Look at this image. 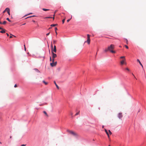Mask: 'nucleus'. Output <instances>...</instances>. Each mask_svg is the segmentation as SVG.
Wrapping results in <instances>:
<instances>
[{
    "label": "nucleus",
    "mask_w": 146,
    "mask_h": 146,
    "mask_svg": "<svg viewBox=\"0 0 146 146\" xmlns=\"http://www.w3.org/2000/svg\"><path fill=\"white\" fill-rule=\"evenodd\" d=\"M114 48V45L113 44H111L110 46L108 47L107 48H106L104 50V52H107L108 51H110L111 52L113 53H115V52L113 50Z\"/></svg>",
    "instance_id": "f257e3e1"
},
{
    "label": "nucleus",
    "mask_w": 146,
    "mask_h": 146,
    "mask_svg": "<svg viewBox=\"0 0 146 146\" xmlns=\"http://www.w3.org/2000/svg\"><path fill=\"white\" fill-rule=\"evenodd\" d=\"M51 52H54L56 53V46L54 45V48H53V44L52 42H51Z\"/></svg>",
    "instance_id": "f03ea898"
},
{
    "label": "nucleus",
    "mask_w": 146,
    "mask_h": 146,
    "mask_svg": "<svg viewBox=\"0 0 146 146\" xmlns=\"http://www.w3.org/2000/svg\"><path fill=\"white\" fill-rule=\"evenodd\" d=\"M57 64V62H54V59H52V62H51L50 64V65L52 67H53L55 66Z\"/></svg>",
    "instance_id": "7ed1b4c3"
},
{
    "label": "nucleus",
    "mask_w": 146,
    "mask_h": 146,
    "mask_svg": "<svg viewBox=\"0 0 146 146\" xmlns=\"http://www.w3.org/2000/svg\"><path fill=\"white\" fill-rule=\"evenodd\" d=\"M79 137V135L77 133L74 132V138L75 140H77Z\"/></svg>",
    "instance_id": "20e7f679"
},
{
    "label": "nucleus",
    "mask_w": 146,
    "mask_h": 146,
    "mask_svg": "<svg viewBox=\"0 0 146 146\" xmlns=\"http://www.w3.org/2000/svg\"><path fill=\"white\" fill-rule=\"evenodd\" d=\"M87 40L85 42H87L88 44H90V36L89 34L87 35Z\"/></svg>",
    "instance_id": "39448f33"
},
{
    "label": "nucleus",
    "mask_w": 146,
    "mask_h": 146,
    "mask_svg": "<svg viewBox=\"0 0 146 146\" xmlns=\"http://www.w3.org/2000/svg\"><path fill=\"white\" fill-rule=\"evenodd\" d=\"M52 56V59H54L57 57V55L56 54L54 53L53 52H51Z\"/></svg>",
    "instance_id": "423d86ee"
},
{
    "label": "nucleus",
    "mask_w": 146,
    "mask_h": 146,
    "mask_svg": "<svg viewBox=\"0 0 146 146\" xmlns=\"http://www.w3.org/2000/svg\"><path fill=\"white\" fill-rule=\"evenodd\" d=\"M123 117L122 113H119L118 114V117L119 119H121Z\"/></svg>",
    "instance_id": "0eeeda50"
},
{
    "label": "nucleus",
    "mask_w": 146,
    "mask_h": 146,
    "mask_svg": "<svg viewBox=\"0 0 146 146\" xmlns=\"http://www.w3.org/2000/svg\"><path fill=\"white\" fill-rule=\"evenodd\" d=\"M67 131L68 132L70 133L72 135H73V131H71L67 129Z\"/></svg>",
    "instance_id": "6e6552de"
},
{
    "label": "nucleus",
    "mask_w": 146,
    "mask_h": 146,
    "mask_svg": "<svg viewBox=\"0 0 146 146\" xmlns=\"http://www.w3.org/2000/svg\"><path fill=\"white\" fill-rule=\"evenodd\" d=\"M5 31L6 30L5 29H2V31H0V32L2 33H5Z\"/></svg>",
    "instance_id": "1a4fd4ad"
},
{
    "label": "nucleus",
    "mask_w": 146,
    "mask_h": 146,
    "mask_svg": "<svg viewBox=\"0 0 146 146\" xmlns=\"http://www.w3.org/2000/svg\"><path fill=\"white\" fill-rule=\"evenodd\" d=\"M54 84H55V85L56 88L58 89H59V87L58 86V85H57V84H56V82L55 81H54Z\"/></svg>",
    "instance_id": "9d476101"
},
{
    "label": "nucleus",
    "mask_w": 146,
    "mask_h": 146,
    "mask_svg": "<svg viewBox=\"0 0 146 146\" xmlns=\"http://www.w3.org/2000/svg\"><path fill=\"white\" fill-rule=\"evenodd\" d=\"M137 62H138L140 64L141 66L143 68V65L141 63V62H140V60L139 59H137Z\"/></svg>",
    "instance_id": "9b49d317"
},
{
    "label": "nucleus",
    "mask_w": 146,
    "mask_h": 146,
    "mask_svg": "<svg viewBox=\"0 0 146 146\" xmlns=\"http://www.w3.org/2000/svg\"><path fill=\"white\" fill-rule=\"evenodd\" d=\"M5 9V10H6V11L7 12H10V10L9 8L7 7V8H6V9Z\"/></svg>",
    "instance_id": "f8f14e48"
},
{
    "label": "nucleus",
    "mask_w": 146,
    "mask_h": 146,
    "mask_svg": "<svg viewBox=\"0 0 146 146\" xmlns=\"http://www.w3.org/2000/svg\"><path fill=\"white\" fill-rule=\"evenodd\" d=\"M34 70L37 72H40V71L37 68H34Z\"/></svg>",
    "instance_id": "ddd939ff"
},
{
    "label": "nucleus",
    "mask_w": 146,
    "mask_h": 146,
    "mask_svg": "<svg viewBox=\"0 0 146 146\" xmlns=\"http://www.w3.org/2000/svg\"><path fill=\"white\" fill-rule=\"evenodd\" d=\"M58 25V24H51V25H50V26L51 27H55V26H56Z\"/></svg>",
    "instance_id": "4468645a"
},
{
    "label": "nucleus",
    "mask_w": 146,
    "mask_h": 146,
    "mask_svg": "<svg viewBox=\"0 0 146 146\" xmlns=\"http://www.w3.org/2000/svg\"><path fill=\"white\" fill-rule=\"evenodd\" d=\"M42 10L44 11H48V10H50V9H49L44 8L42 9Z\"/></svg>",
    "instance_id": "2eb2a0df"
},
{
    "label": "nucleus",
    "mask_w": 146,
    "mask_h": 146,
    "mask_svg": "<svg viewBox=\"0 0 146 146\" xmlns=\"http://www.w3.org/2000/svg\"><path fill=\"white\" fill-rule=\"evenodd\" d=\"M7 23V21H4L3 23H2L0 24H3L5 25V24Z\"/></svg>",
    "instance_id": "dca6fc26"
},
{
    "label": "nucleus",
    "mask_w": 146,
    "mask_h": 146,
    "mask_svg": "<svg viewBox=\"0 0 146 146\" xmlns=\"http://www.w3.org/2000/svg\"><path fill=\"white\" fill-rule=\"evenodd\" d=\"M124 63V60H122L121 61V65H123Z\"/></svg>",
    "instance_id": "f3484780"
},
{
    "label": "nucleus",
    "mask_w": 146,
    "mask_h": 146,
    "mask_svg": "<svg viewBox=\"0 0 146 146\" xmlns=\"http://www.w3.org/2000/svg\"><path fill=\"white\" fill-rule=\"evenodd\" d=\"M42 82L45 85H47L48 84V83L45 82L44 80L42 81Z\"/></svg>",
    "instance_id": "a211bd4d"
},
{
    "label": "nucleus",
    "mask_w": 146,
    "mask_h": 146,
    "mask_svg": "<svg viewBox=\"0 0 146 146\" xmlns=\"http://www.w3.org/2000/svg\"><path fill=\"white\" fill-rule=\"evenodd\" d=\"M43 113H44L45 114V115H46V116H48V114H47V113L45 111H43Z\"/></svg>",
    "instance_id": "6ab92c4d"
},
{
    "label": "nucleus",
    "mask_w": 146,
    "mask_h": 146,
    "mask_svg": "<svg viewBox=\"0 0 146 146\" xmlns=\"http://www.w3.org/2000/svg\"><path fill=\"white\" fill-rule=\"evenodd\" d=\"M6 20H7L9 22H11V21L9 19V18H7Z\"/></svg>",
    "instance_id": "aec40b11"
},
{
    "label": "nucleus",
    "mask_w": 146,
    "mask_h": 146,
    "mask_svg": "<svg viewBox=\"0 0 146 146\" xmlns=\"http://www.w3.org/2000/svg\"><path fill=\"white\" fill-rule=\"evenodd\" d=\"M46 104L47 103H43L42 104H39V106H42V105H43Z\"/></svg>",
    "instance_id": "412c9836"
},
{
    "label": "nucleus",
    "mask_w": 146,
    "mask_h": 146,
    "mask_svg": "<svg viewBox=\"0 0 146 146\" xmlns=\"http://www.w3.org/2000/svg\"><path fill=\"white\" fill-rule=\"evenodd\" d=\"M12 36H13L15 37V36L13 35H12L11 34H10V35L9 36L10 38H11L12 37Z\"/></svg>",
    "instance_id": "4be33fe9"
},
{
    "label": "nucleus",
    "mask_w": 146,
    "mask_h": 146,
    "mask_svg": "<svg viewBox=\"0 0 146 146\" xmlns=\"http://www.w3.org/2000/svg\"><path fill=\"white\" fill-rule=\"evenodd\" d=\"M105 131L106 132V133L107 134V135H108V131H107V130L106 129H105Z\"/></svg>",
    "instance_id": "5701e85b"
},
{
    "label": "nucleus",
    "mask_w": 146,
    "mask_h": 146,
    "mask_svg": "<svg viewBox=\"0 0 146 146\" xmlns=\"http://www.w3.org/2000/svg\"><path fill=\"white\" fill-rule=\"evenodd\" d=\"M72 16L71 15V18L70 19H68L67 20V22H69V21H70V19H72Z\"/></svg>",
    "instance_id": "b1692460"
},
{
    "label": "nucleus",
    "mask_w": 146,
    "mask_h": 146,
    "mask_svg": "<svg viewBox=\"0 0 146 146\" xmlns=\"http://www.w3.org/2000/svg\"><path fill=\"white\" fill-rule=\"evenodd\" d=\"M52 18V17H50V16H48L47 17H46V18Z\"/></svg>",
    "instance_id": "393cba45"
},
{
    "label": "nucleus",
    "mask_w": 146,
    "mask_h": 146,
    "mask_svg": "<svg viewBox=\"0 0 146 146\" xmlns=\"http://www.w3.org/2000/svg\"><path fill=\"white\" fill-rule=\"evenodd\" d=\"M56 40H53V44H54L55 43V42H56Z\"/></svg>",
    "instance_id": "a878e982"
},
{
    "label": "nucleus",
    "mask_w": 146,
    "mask_h": 146,
    "mask_svg": "<svg viewBox=\"0 0 146 146\" xmlns=\"http://www.w3.org/2000/svg\"><path fill=\"white\" fill-rule=\"evenodd\" d=\"M65 19H63L62 20V23L63 24L64 23V21H65Z\"/></svg>",
    "instance_id": "bb28decb"
},
{
    "label": "nucleus",
    "mask_w": 146,
    "mask_h": 146,
    "mask_svg": "<svg viewBox=\"0 0 146 146\" xmlns=\"http://www.w3.org/2000/svg\"><path fill=\"white\" fill-rule=\"evenodd\" d=\"M108 131H109V134L110 135H111L112 134V133L110 131V130H109Z\"/></svg>",
    "instance_id": "cd10ccee"
},
{
    "label": "nucleus",
    "mask_w": 146,
    "mask_h": 146,
    "mask_svg": "<svg viewBox=\"0 0 146 146\" xmlns=\"http://www.w3.org/2000/svg\"><path fill=\"white\" fill-rule=\"evenodd\" d=\"M39 58H45V56H39L38 57Z\"/></svg>",
    "instance_id": "c85d7f7f"
},
{
    "label": "nucleus",
    "mask_w": 146,
    "mask_h": 146,
    "mask_svg": "<svg viewBox=\"0 0 146 146\" xmlns=\"http://www.w3.org/2000/svg\"><path fill=\"white\" fill-rule=\"evenodd\" d=\"M54 29H55V31H56L58 30V29L57 27H55Z\"/></svg>",
    "instance_id": "c756f323"
},
{
    "label": "nucleus",
    "mask_w": 146,
    "mask_h": 146,
    "mask_svg": "<svg viewBox=\"0 0 146 146\" xmlns=\"http://www.w3.org/2000/svg\"><path fill=\"white\" fill-rule=\"evenodd\" d=\"M50 61H52V58H51V57L50 56Z\"/></svg>",
    "instance_id": "7c9ffc66"
},
{
    "label": "nucleus",
    "mask_w": 146,
    "mask_h": 146,
    "mask_svg": "<svg viewBox=\"0 0 146 146\" xmlns=\"http://www.w3.org/2000/svg\"><path fill=\"white\" fill-rule=\"evenodd\" d=\"M125 46L126 48H127V49L128 48V47L126 45H125Z\"/></svg>",
    "instance_id": "2f4dec72"
},
{
    "label": "nucleus",
    "mask_w": 146,
    "mask_h": 146,
    "mask_svg": "<svg viewBox=\"0 0 146 146\" xmlns=\"http://www.w3.org/2000/svg\"><path fill=\"white\" fill-rule=\"evenodd\" d=\"M126 43L127 44H128V41L127 39H126Z\"/></svg>",
    "instance_id": "473e14b6"
},
{
    "label": "nucleus",
    "mask_w": 146,
    "mask_h": 146,
    "mask_svg": "<svg viewBox=\"0 0 146 146\" xmlns=\"http://www.w3.org/2000/svg\"><path fill=\"white\" fill-rule=\"evenodd\" d=\"M125 57L124 56H122L120 57L121 58H125Z\"/></svg>",
    "instance_id": "72a5a7b5"
},
{
    "label": "nucleus",
    "mask_w": 146,
    "mask_h": 146,
    "mask_svg": "<svg viewBox=\"0 0 146 146\" xmlns=\"http://www.w3.org/2000/svg\"><path fill=\"white\" fill-rule=\"evenodd\" d=\"M50 33L49 32L46 34V35L47 36H48L50 34Z\"/></svg>",
    "instance_id": "f704fd0d"
},
{
    "label": "nucleus",
    "mask_w": 146,
    "mask_h": 146,
    "mask_svg": "<svg viewBox=\"0 0 146 146\" xmlns=\"http://www.w3.org/2000/svg\"><path fill=\"white\" fill-rule=\"evenodd\" d=\"M24 49H25V51H26V48L25 47V44L24 45Z\"/></svg>",
    "instance_id": "c9c22d12"
},
{
    "label": "nucleus",
    "mask_w": 146,
    "mask_h": 146,
    "mask_svg": "<svg viewBox=\"0 0 146 146\" xmlns=\"http://www.w3.org/2000/svg\"><path fill=\"white\" fill-rule=\"evenodd\" d=\"M17 86V85L16 84H15L14 86V87H15V88H16Z\"/></svg>",
    "instance_id": "e433bc0d"
},
{
    "label": "nucleus",
    "mask_w": 146,
    "mask_h": 146,
    "mask_svg": "<svg viewBox=\"0 0 146 146\" xmlns=\"http://www.w3.org/2000/svg\"><path fill=\"white\" fill-rule=\"evenodd\" d=\"M7 13H8V15H10V12H7Z\"/></svg>",
    "instance_id": "4c0bfd02"
},
{
    "label": "nucleus",
    "mask_w": 146,
    "mask_h": 146,
    "mask_svg": "<svg viewBox=\"0 0 146 146\" xmlns=\"http://www.w3.org/2000/svg\"><path fill=\"white\" fill-rule=\"evenodd\" d=\"M26 144H22L21 146H25Z\"/></svg>",
    "instance_id": "58836bf2"
},
{
    "label": "nucleus",
    "mask_w": 146,
    "mask_h": 146,
    "mask_svg": "<svg viewBox=\"0 0 146 146\" xmlns=\"http://www.w3.org/2000/svg\"><path fill=\"white\" fill-rule=\"evenodd\" d=\"M55 15V14H54V15H53V16H54ZM52 18H53V20H54V17H52Z\"/></svg>",
    "instance_id": "ea45409f"
},
{
    "label": "nucleus",
    "mask_w": 146,
    "mask_h": 146,
    "mask_svg": "<svg viewBox=\"0 0 146 146\" xmlns=\"http://www.w3.org/2000/svg\"><path fill=\"white\" fill-rule=\"evenodd\" d=\"M79 113V112H78V113H76L75 114V115H78V114Z\"/></svg>",
    "instance_id": "a19ab883"
},
{
    "label": "nucleus",
    "mask_w": 146,
    "mask_h": 146,
    "mask_svg": "<svg viewBox=\"0 0 146 146\" xmlns=\"http://www.w3.org/2000/svg\"><path fill=\"white\" fill-rule=\"evenodd\" d=\"M32 17V16H31L28 17L27 18H30V17Z\"/></svg>",
    "instance_id": "79ce46f5"
},
{
    "label": "nucleus",
    "mask_w": 146,
    "mask_h": 146,
    "mask_svg": "<svg viewBox=\"0 0 146 146\" xmlns=\"http://www.w3.org/2000/svg\"><path fill=\"white\" fill-rule=\"evenodd\" d=\"M6 11V10H5V9L3 11V13H4Z\"/></svg>",
    "instance_id": "37998d69"
},
{
    "label": "nucleus",
    "mask_w": 146,
    "mask_h": 146,
    "mask_svg": "<svg viewBox=\"0 0 146 146\" xmlns=\"http://www.w3.org/2000/svg\"><path fill=\"white\" fill-rule=\"evenodd\" d=\"M44 55H45V52L44 51V50L43 51Z\"/></svg>",
    "instance_id": "c03bdc74"
},
{
    "label": "nucleus",
    "mask_w": 146,
    "mask_h": 146,
    "mask_svg": "<svg viewBox=\"0 0 146 146\" xmlns=\"http://www.w3.org/2000/svg\"><path fill=\"white\" fill-rule=\"evenodd\" d=\"M126 70H128V71H129V69L128 68H126Z\"/></svg>",
    "instance_id": "a18cd8bd"
},
{
    "label": "nucleus",
    "mask_w": 146,
    "mask_h": 146,
    "mask_svg": "<svg viewBox=\"0 0 146 146\" xmlns=\"http://www.w3.org/2000/svg\"><path fill=\"white\" fill-rule=\"evenodd\" d=\"M32 21L34 22V23H35L36 22L34 20H32Z\"/></svg>",
    "instance_id": "49530a36"
},
{
    "label": "nucleus",
    "mask_w": 146,
    "mask_h": 146,
    "mask_svg": "<svg viewBox=\"0 0 146 146\" xmlns=\"http://www.w3.org/2000/svg\"><path fill=\"white\" fill-rule=\"evenodd\" d=\"M6 35H7V36H9V34L8 33H6Z\"/></svg>",
    "instance_id": "de8ad7c7"
},
{
    "label": "nucleus",
    "mask_w": 146,
    "mask_h": 146,
    "mask_svg": "<svg viewBox=\"0 0 146 146\" xmlns=\"http://www.w3.org/2000/svg\"><path fill=\"white\" fill-rule=\"evenodd\" d=\"M36 16L35 15H34L32 16V17H36Z\"/></svg>",
    "instance_id": "09e8293b"
},
{
    "label": "nucleus",
    "mask_w": 146,
    "mask_h": 146,
    "mask_svg": "<svg viewBox=\"0 0 146 146\" xmlns=\"http://www.w3.org/2000/svg\"><path fill=\"white\" fill-rule=\"evenodd\" d=\"M2 29H3V28L1 27H0V30H2Z\"/></svg>",
    "instance_id": "8fccbe9b"
},
{
    "label": "nucleus",
    "mask_w": 146,
    "mask_h": 146,
    "mask_svg": "<svg viewBox=\"0 0 146 146\" xmlns=\"http://www.w3.org/2000/svg\"><path fill=\"white\" fill-rule=\"evenodd\" d=\"M55 33H56V35H57V32L56 31H55Z\"/></svg>",
    "instance_id": "3c124183"
},
{
    "label": "nucleus",
    "mask_w": 146,
    "mask_h": 146,
    "mask_svg": "<svg viewBox=\"0 0 146 146\" xmlns=\"http://www.w3.org/2000/svg\"><path fill=\"white\" fill-rule=\"evenodd\" d=\"M108 136V138H109L110 137H109V133H108V135H107Z\"/></svg>",
    "instance_id": "603ef678"
},
{
    "label": "nucleus",
    "mask_w": 146,
    "mask_h": 146,
    "mask_svg": "<svg viewBox=\"0 0 146 146\" xmlns=\"http://www.w3.org/2000/svg\"><path fill=\"white\" fill-rule=\"evenodd\" d=\"M25 24H26V23H24V24H23L22 25H25Z\"/></svg>",
    "instance_id": "864d4df0"
},
{
    "label": "nucleus",
    "mask_w": 146,
    "mask_h": 146,
    "mask_svg": "<svg viewBox=\"0 0 146 146\" xmlns=\"http://www.w3.org/2000/svg\"><path fill=\"white\" fill-rule=\"evenodd\" d=\"M12 138V136H10V138Z\"/></svg>",
    "instance_id": "5fc2aeb1"
},
{
    "label": "nucleus",
    "mask_w": 146,
    "mask_h": 146,
    "mask_svg": "<svg viewBox=\"0 0 146 146\" xmlns=\"http://www.w3.org/2000/svg\"><path fill=\"white\" fill-rule=\"evenodd\" d=\"M49 53H50V50L49 49Z\"/></svg>",
    "instance_id": "6e6d98bb"
},
{
    "label": "nucleus",
    "mask_w": 146,
    "mask_h": 146,
    "mask_svg": "<svg viewBox=\"0 0 146 146\" xmlns=\"http://www.w3.org/2000/svg\"><path fill=\"white\" fill-rule=\"evenodd\" d=\"M2 23V22L0 21V24Z\"/></svg>",
    "instance_id": "4d7b16f0"
},
{
    "label": "nucleus",
    "mask_w": 146,
    "mask_h": 146,
    "mask_svg": "<svg viewBox=\"0 0 146 146\" xmlns=\"http://www.w3.org/2000/svg\"><path fill=\"white\" fill-rule=\"evenodd\" d=\"M71 115L72 117V113H71Z\"/></svg>",
    "instance_id": "13d9d810"
},
{
    "label": "nucleus",
    "mask_w": 146,
    "mask_h": 146,
    "mask_svg": "<svg viewBox=\"0 0 146 146\" xmlns=\"http://www.w3.org/2000/svg\"><path fill=\"white\" fill-rule=\"evenodd\" d=\"M32 13H29V14H28V15H29V14H31Z\"/></svg>",
    "instance_id": "bf43d9fd"
},
{
    "label": "nucleus",
    "mask_w": 146,
    "mask_h": 146,
    "mask_svg": "<svg viewBox=\"0 0 146 146\" xmlns=\"http://www.w3.org/2000/svg\"><path fill=\"white\" fill-rule=\"evenodd\" d=\"M140 111V110H139L138 111V112H139Z\"/></svg>",
    "instance_id": "052dcab7"
},
{
    "label": "nucleus",
    "mask_w": 146,
    "mask_h": 146,
    "mask_svg": "<svg viewBox=\"0 0 146 146\" xmlns=\"http://www.w3.org/2000/svg\"><path fill=\"white\" fill-rule=\"evenodd\" d=\"M0 143L1 144H2V143H1V142H0Z\"/></svg>",
    "instance_id": "680f3d73"
},
{
    "label": "nucleus",
    "mask_w": 146,
    "mask_h": 146,
    "mask_svg": "<svg viewBox=\"0 0 146 146\" xmlns=\"http://www.w3.org/2000/svg\"><path fill=\"white\" fill-rule=\"evenodd\" d=\"M102 128H103L104 127V126L103 125L102 126Z\"/></svg>",
    "instance_id": "e2e57ef3"
},
{
    "label": "nucleus",
    "mask_w": 146,
    "mask_h": 146,
    "mask_svg": "<svg viewBox=\"0 0 146 146\" xmlns=\"http://www.w3.org/2000/svg\"><path fill=\"white\" fill-rule=\"evenodd\" d=\"M119 46V47H121V46Z\"/></svg>",
    "instance_id": "0e129e2a"
},
{
    "label": "nucleus",
    "mask_w": 146,
    "mask_h": 146,
    "mask_svg": "<svg viewBox=\"0 0 146 146\" xmlns=\"http://www.w3.org/2000/svg\"><path fill=\"white\" fill-rule=\"evenodd\" d=\"M109 146H110V145H109Z\"/></svg>",
    "instance_id": "69168bd1"
}]
</instances>
